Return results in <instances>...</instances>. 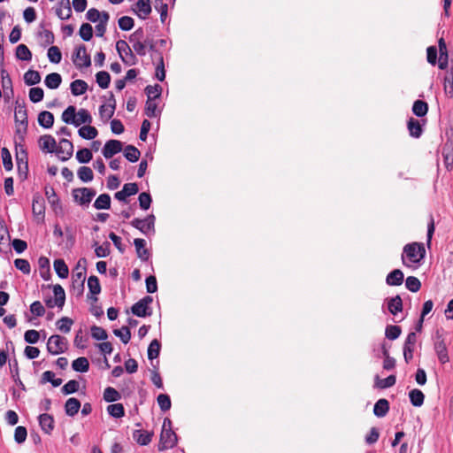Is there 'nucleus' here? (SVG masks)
<instances>
[{
  "mask_svg": "<svg viewBox=\"0 0 453 453\" xmlns=\"http://www.w3.org/2000/svg\"><path fill=\"white\" fill-rule=\"evenodd\" d=\"M375 379L377 380L376 386L380 388H388L393 387L396 381L395 375H389L384 380H380L379 376L377 375Z\"/></svg>",
  "mask_w": 453,
  "mask_h": 453,
  "instance_id": "nucleus-59",
  "label": "nucleus"
},
{
  "mask_svg": "<svg viewBox=\"0 0 453 453\" xmlns=\"http://www.w3.org/2000/svg\"><path fill=\"white\" fill-rule=\"evenodd\" d=\"M153 433H149L142 430H135L134 432V438L136 440L137 443L145 446L148 445L152 439Z\"/></svg>",
  "mask_w": 453,
  "mask_h": 453,
  "instance_id": "nucleus-31",
  "label": "nucleus"
},
{
  "mask_svg": "<svg viewBox=\"0 0 453 453\" xmlns=\"http://www.w3.org/2000/svg\"><path fill=\"white\" fill-rule=\"evenodd\" d=\"M70 89L73 96H81L87 91L88 84L83 80H75L71 83Z\"/></svg>",
  "mask_w": 453,
  "mask_h": 453,
  "instance_id": "nucleus-28",
  "label": "nucleus"
},
{
  "mask_svg": "<svg viewBox=\"0 0 453 453\" xmlns=\"http://www.w3.org/2000/svg\"><path fill=\"white\" fill-rule=\"evenodd\" d=\"M41 81V75L39 72L35 70H28L24 74V82L27 86L38 84Z\"/></svg>",
  "mask_w": 453,
  "mask_h": 453,
  "instance_id": "nucleus-37",
  "label": "nucleus"
},
{
  "mask_svg": "<svg viewBox=\"0 0 453 453\" xmlns=\"http://www.w3.org/2000/svg\"><path fill=\"white\" fill-rule=\"evenodd\" d=\"M113 334L119 337L124 344L128 343L131 339V332L127 326H123L119 329H114Z\"/></svg>",
  "mask_w": 453,
  "mask_h": 453,
  "instance_id": "nucleus-47",
  "label": "nucleus"
},
{
  "mask_svg": "<svg viewBox=\"0 0 453 453\" xmlns=\"http://www.w3.org/2000/svg\"><path fill=\"white\" fill-rule=\"evenodd\" d=\"M96 81L101 88H107L111 82V75L106 71H100L96 74Z\"/></svg>",
  "mask_w": 453,
  "mask_h": 453,
  "instance_id": "nucleus-43",
  "label": "nucleus"
},
{
  "mask_svg": "<svg viewBox=\"0 0 453 453\" xmlns=\"http://www.w3.org/2000/svg\"><path fill=\"white\" fill-rule=\"evenodd\" d=\"M417 342L416 333L411 332L408 334L403 344V357L408 364L413 358L414 347Z\"/></svg>",
  "mask_w": 453,
  "mask_h": 453,
  "instance_id": "nucleus-12",
  "label": "nucleus"
},
{
  "mask_svg": "<svg viewBox=\"0 0 453 453\" xmlns=\"http://www.w3.org/2000/svg\"><path fill=\"white\" fill-rule=\"evenodd\" d=\"M443 88L449 97H453V71L447 72L444 76Z\"/></svg>",
  "mask_w": 453,
  "mask_h": 453,
  "instance_id": "nucleus-39",
  "label": "nucleus"
},
{
  "mask_svg": "<svg viewBox=\"0 0 453 453\" xmlns=\"http://www.w3.org/2000/svg\"><path fill=\"white\" fill-rule=\"evenodd\" d=\"M107 412L110 416L119 418L125 415V409L122 403H112L107 406Z\"/></svg>",
  "mask_w": 453,
  "mask_h": 453,
  "instance_id": "nucleus-46",
  "label": "nucleus"
},
{
  "mask_svg": "<svg viewBox=\"0 0 453 453\" xmlns=\"http://www.w3.org/2000/svg\"><path fill=\"white\" fill-rule=\"evenodd\" d=\"M409 397L411 404L415 407H420L424 403L425 395L418 388H414L409 392Z\"/></svg>",
  "mask_w": 453,
  "mask_h": 453,
  "instance_id": "nucleus-32",
  "label": "nucleus"
},
{
  "mask_svg": "<svg viewBox=\"0 0 453 453\" xmlns=\"http://www.w3.org/2000/svg\"><path fill=\"white\" fill-rule=\"evenodd\" d=\"M91 336L97 341H104L107 339L108 334L107 332L103 327L92 326Z\"/></svg>",
  "mask_w": 453,
  "mask_h": 453,
  "instance_id": "nucleus-64",
  "label": "nucleus"
},
{
  "mask_svg": "<svg viewBox=\"0 0 453 453\" xmlns=\"http://www.w3.org/2000/svg\"><path fill=\"white\" fill-rule=\"evenodd\" d=\"M32 212L35 221L38 224L42 223L44 221L45 201L44 198L39 193H35L33 196Z\"/></svg>",
  "mask_w": 453,
  "mask_h": 453,
  "instance_id": "nucleus-5",
  "label": "nucleus"
},
{
  "mask_svg": "<svg viewBox=\"0 0 453 453\" xmlns=\"http://www.w3.org/2000/svg\"><path fill=\"white\" fill-rule=\"evenodd\" d=\"M44 92L42 88L35 87L29 89V99L33 103H39L43 99Z\"/></svg>",
  "mask_w": 453,
  "mask_h": 453,
  "instance_id": "nucleus-61",
  "label": "nucleus"
},
{
  "mask_svg": "<svg viewBox=\"0 0 453 453\" xmlns=\"http://www.w3.org/2000/svg\"><path fill=\"white\" fill-rule=\"evenodd\" d=\"M134 26V20L129 16H123L119 19V27L123 31H129Z\"/></svg>",
  "mask_w": 453,
  "mask_h": 453,
  "instance_id": "nucleus-60",
  "label": "nucleus"
},
{
  "mask_svg": "<svg viewBox=\"0 0 453 453\" xmlns=\"http://www.w3.org/2000/svg\"><path fill=\"white\" fill-rule=\"evenodd\" d=\"M403 253L412 263H419L426 255V250L423 243L413 242L406 244L403 248Z\"/></svg>",
  "mask_w": 453,
  "mask_h": 453,
  "instance_id": "nucleus-4",
  "label": "nucleus"
},
{
  "mask_svg": "<svg viewBox=\"0 0 453 453\" xmlns=\"http://www.w3.org/2000/svg\"><path fill=\"white\" fill-rule=\"evenodd\" d=\"M1 157L4 167L6 171H11L13 167L12 155L9 150L5 147L1 150Z\"/></svg>",
  "mask_w": 453,
  "mask_h": 453,
  "instance_id": "nucleus-53",
  "label": "nucleus"
},
{
  "mask_svg": "<svg viewBox=\"0 0 453 453\" xmlns=\"http://www.w3.org/2000/svg\"><path fill=\"white\" fill-rule=\"evenodd\" d=\"M446 135L448 136V140L442 147L441 154L446 168L449 169V167L453 165V129L447 131Z\"/></svg>",
  "mask_w": 453,
  "mask_h": 453,
  "instance_id": "nucleus-8",
  "label": "nucleus"
},
{
  "mask_svg": "<svg viewBox=\"0 0 453 453\" xmlns=\"http://www.w3.org/2000/svg\"><path fill=\"white\" fill-rule=\"evenodd\" d=\"M134 245L136 250L137 257L142 261H148L150 258V251L145 248L146 241L142 238H136L134 240Z\"/></svg>",
  "mask_w": 453,
  "mask_h": 453,
  "instance_id": "nucleus-16",
  "label": "nucleus"
},
{
  "mask_svg": "<svg viewBox=\"0 0 453 453\" xmlns=\"http://www.w3.org/2000/svg\"><path fill=\"white\" fill-rule=\"evenodd\" d=\"M62 82V77L58 73H51L45 77L44 83L50 89L58 88Z\"/></svg>",
  "mask_w": 453,
  "mask_h": 453,
  "instance_id": "nucleus-27",
  "label": "nucleus"
},
{
  "mask_svg": "<svg viewBox=\"0 0 453 453\" xmlns=\"http://www.w3.org/2000/svg\"><path fill=\"white\" fill-rule=\"evenodd\" d=\"M41 276L48 280L50 279V260L46 257H41L38 259Z\"/></svg>",
  "mask_w": 453,
  "mask_h": 453,
  "instance_id": "nucleus-42",
  "label": "nucleus"
},
{
  "mask_svg": "<svg viewBox=\"0 0 453 453\" xmlns=\"http://www.w3.org/2000/svg\"><path fill=\"white\" fill-rule=\"evenodd\" d=\"M145 93L147 95L148 100H154L161 96L162 87L158 84L154 86L148 85L145 88Z\"/></svg>",
  "mask_w": 453,
  "mask_h": 453,
  "instance_id": "nucleus-50",
  "label": "nucleus"
},
{
  "mask_svg": "<svg viewBox=\"0 0 453 453\" xmlns=\"http://www.w3.org/2000/svg\"><path fill=\"white\" fill-rule=\"evenodd\" d=\"M401 332L400 326L389 325L386 327L385 335L389 340H395L400 336Z\"/></svg>",
  "mask_w": 453,
  "mask_h": 453,
  "instance_id": "nucleus-62",
  "label": "nucleus"
},
{
  "mask_svg": "<svg viewBox=\"0 0 453 453\" xmlns=\"http://www.w3.org/2000/svg\"><path fill=\"white\" fill-rule=\"evenodd\" d=\"M86 264L87 259L85 257L80 258L73 271L72 289L77 296H81L84 291V282L86 279L87 270Z\"/></svg>",
  "mask_w": 453,
  "mask_h": 453,
  "instance_id": "nucleus-1",
  "label": "nucleus"
},
{
  "mask_svg": "<svg viewBox=\"0 0 453 453\" xmlns=\"http://www.w3.org/2000/svg\"><path fill=\"white\" fill-rule=\"evenodd\" d=\"M132 313L140 318H145L152 314L150 307H147L141 301H138L131 307Z\"/></svg>",
  "mask_w": 453,
  "mask_h": 453,
  "instance_id": "nucleus-22",
  "label": "nucleus"
},
{
  "mask_svg": "<svg viewBox=\"0 0 453 453\" xmlns=\"http://www.w3.org/2000/svg\"><path fill=\"white\" fill-rule=\"evenodd\" d=\"M403 273L400 269H395L388 274L386 283L388 286H400L403 282Z\"/></svg>",
  "mask_w": 453,
  "mask_h": 453,
  "instance_id": "nucleus-18",
  "label": "nucleus"
},
{
  "mask_svg": "<svg viewBox=\"0 0 453 453\" xmlns=\"http://www.w3.org/2000/svg\"><path fill=\"white\" fill-rule=\"evenodd\" d=\"M434 350L438 357V360L441 364H446L449 362V357L448 355V349L444 339L442 335L440 334V331H436V340L434 342Z\"/></svg>",
  "mask_w": 453,
  "mask_h": 453,
  "instance_id": "nucleus-9",
  "label": "nucleus"
},
{
  "mask_svg": "<svg viewBox=\"0 0 453 453\" xmlns=\"http://www.w3.org/2000/svg\"><path fill=\"white\" fill-rule=\"evenodd\" d=\"M73 324V321L72 319L68 317H63L57 322V326L59 331L67 334L71 331Z\"/></svg>",
  "mask_w": 453,
  "mask_h": 453,
  "instance_id": "nucleus-58",
  "label": "nucleus"
},
{
  "mask_svg": "<svg viewBox=\"0 0 453 453\" xmlns=\"http://www.w3.org/2000/svg\"><path fill=\"white\" fill-rule=\"evenodd\" d=\"M122 150V142L119 140H109L105 142L102 153L105 158H111Z\"/></svg>",
  "mask_w": 453,
  "mask_h": 453,
  "instance_id": "nucleus-13",
  "label": "nucleus"
},
{
  "mask_svg": "<svg viewBox=\"0 0 453 453\" xmlns=\"http://www.w3.org/2000/svg\"><path fill=\"white\" fill-rule=\"evenodd\" d=\"M68 341L65 337L58 334L51 335L47 342V350L51 355H58L67 350Z\"/></svg>",
  "mask_w": 453,
  "mask_h": 453,
  "instance_id": "nucleus-2",
  "label": "nucleus"
},
{
  "mask_svg": "<svg viewBox=\"0 0 453 453\" xmlns=\"http://www.w3.org/2000/svg\"><path fill=\"white\" fill-rule=\"evenodd\" d=\"M45 195H46L50 205L52 207H54V210H56L55 206H57V205H58L59 208L61 209L59 198L58 197L53 188L45 187Z\"/></svg>",
  "mask_w": 453,
  "mask_h": 453,
  "instance_id": "nucleus-54",
  "label": "nucleus"
},
{
  "mask_svg": "<svg viewBox=\"0 0 453 453\" xmlns=\"http://www.w3.org/2000/svg\"><path fill=\"white\" fill-rule=\"evenodd\" d=\"M55 152L61 161H66L73 156V145L68 139L63 138L59 141V145L56 147Z\"/></svg>",
  "mask_w": 453,
  "mask_h": 453,
  "instance_id": "nucleus-10",
  "label": "nucleus"
},
{
  "mask_svg": "<svg viewBox=\"0 0 453 453\" xmlns=\"http://www.w3.org/2000/svg\"><path fill=\"white\" fill-rule=\"evenodd\" d=\"M61 119L65 124L74 125V121L76 119V108L73 105L68 106L63 111Z\"/></svg>",
  "mask_w": 453,
  "mask_h": 453,
  "instance_id": "nucleus-40",
  "label": "nucleus"
},
{
  "mask_svg": "<svg viewBox=\"0 0 453 453\" xmlns=\"http://www.w3.org/2000/svg\"><path fill=\"white\" fill-rule=\"evenodd\" d=\"M389 411V403L387 399L381 398L378 400L373 407V413L378 418H382L387 415Z\"/></svg>",
  "mask_w": 453,
  "mask_h": 453,
  "instance_id": "nucleus-23",
  "label": "nucleus"
},
{
  "mask_svg": "<svg viewBox=\"0 0 453 453\" xmlns=\"http://www.w3.org/2000/svg\"><path fill=\"white\" fill-rule=\"evenodd\" d=\"M72 367L75 372H86L89 369V362L87 357H81L73 361Z\"/></svg>",
  "mask_w": 453,
  "mask_h": 453,
  "instance_id": "nucleus-34",
  "label": "nucleus"
},
{
  "mask_svg": "<svg viewBox=\"0 0 453 453\" xmlns=\"http://www.w3.org/2000/svg\"><path fill=\"white\" fill-rule=\"evenodd\" d=\"M16 58L23 61H30L32 59V53L25 44H19L16 48Z\"/></svg>",
  "mask_w": 453,
  "mask_h": 453,
  "instance_id": "nucleus-45",
  "label": "nucleus"
},
{
  "mask_svg": "<svg viewBox=\"0 0 453 453\" xmlns=\"http://www.w3.org/2000/svg\"><path fill=\"white\" fill-rule=\"evenodd\" d=\"M16 162L19 178L21 180L27 179L28 173V163L27 153L25 150L21 149L19 152L16 153Z\"/></svg>",
  "mask_w": 453,
  "mask_h": 453,
  "instance_id": "nucleus-11",
  "label": "nucleus"
},
{
  "mask_svg": "<svg viewBox=\"0 0 453 453\" xmlns=\"http://www.w3.org/2000/svg\"><path fill=\"white\" fill-rule=\"evenodd\" d=\"M79 135L86 140H92L98 135V131L95 127L89 125L81 127L79 131Z\"/></svg>",
  "mask_w": 453,
  "mask_h": 453,
  "instance_id": "nucleus-30",
  "label": "nucleus"
},
{
  "mask_svg": "<svg viewBox=\"0 0 453 453\" xmlns=\"http://www.w3.org/2000/svg\"><path fill=\"white\" fill-rule=\"evenodd\" d=\"M77 175L83 182H89L94 179L93 171L88 166H81L77 171Z\"/></svg>",
  "mask_w": 453,
  "mask_h": 453,
  "instance_id": "nucleus-44",
  "label": "nucleus"
},
{
  "mask_svg": "<svg viewBox=\"0 0 453 453\" xmlns=\"http://www.w3.org/2000/svg\"><path fill=\"white\" fill-rule=\"evenodd\" d=\"M47 56L50 62L53 64H58L62 59L61 51L59 48L57 46H51L50 48H49Z\"/></svg>",
  "mask_w": 453,
  "mask_h": 453,
  "instance_id": "nucleus-51",
  "label": "nucleus"
},
{
  "mask_svg": "<svg viewBox=\"0 0 453 453\" xmlns=\"http://www.w3.org/2000/svg\"><path fill=\"white\" fill-rule=\"evenodd\" d=\"M88 288L92 295H98L101 292V285L96 276L91 275L88 277Z\"/></svg>",
  "mask_w": 453,
  "mask_h": 453,
  "instance_id": "nucleus-52",
  "label": "nucleus"
},
{
  "mask_svg": "<svg viewBox=\"0 0 453 453\" xmlns=\"http://www.w3.org/2000/svg\"><path fill=\"white\" fill-rule=\"evenodd\" d=\"M14 119L16 125L19 124L20 126L28 127L27 111L25 103L19 104L18 101L16 102Z\"/></svg>",
  "mask_w": 453,
  "mask_h": 453,
  "instance_id": "nucleus-14",
  "label": "nucleus"
},
{
  "mask_svg": "<svg viewBox=\"0 0 453 453\" xmlns=\"http://www.w3.org/2000/svg\"><path fill=\"white\" fill-rule=\"evenodd\" d=\"M177 443V435L172 428L162 429L158 443V450L164 451L173 448Z\"/></svg>",
  "mask_w": 453,
  "mask_h": 453,
  "instance_id": "nucleus-7",
  "label": "nucleus"
},
{
  "mask_svg": "<svg viewBox=\"0 0 453 453\" xmlns=\"http://www.w3.org/2000/svg\"><path fill=\"white\" fill-rule=\"evenodd\" d=\"M124 156L128 161L134 163L138 161L141 156V152L136 147L133 145H127L125 148Z\"/></svg>",
  "mask_w": 453,
  "mask_h": 453,
  "instance_id": "nucleus-38",
  "label": "nucleus"
},
{
  "mask_svg": "<svg viewBox=\"0 0 453 453\" xmlns=\"http://www.w3.org/2000/svg\"><path fill=\"white\" fill-rule=\"evenodd\" d=\"M405 286L410 291L416 293L421 288L420 280L415 276H409L405 280Z\"/></svg>",
  "mask_w": 453,
  "mask_h": 453,
  "instance_id": "nucleus-56",
  "label": "nucleus"
},
{
  "mask_svg": "<svg viewBox=\"0 0 453 453\" xmlns=\"http://www.w3.org/2000/svg\"><path fill=\"white\" fill-rule=\"evenodd\" d=\"M72 58L77 68L88 67L91 65V58L87 53V49L84 44H81L75 49Z\"/></svg>",
  "mask_w": 453,
  "mask_h": 453,
  "instance_id": "nucleus-6",
  "label": "nucleus"
},
{
  "mask_svg": "<svg viewBox=\"0 0 453 453\" xmlns=\"http://www.w3.org/2000/svg\"><path fill=\"white\" fill-rule=\"evenodd\" d=\"M161 344L158 340L154 339L148 348V358L153 360L159 356Z\"/></svg>",
  "mask_w": 453,
  "mask_h": 453,
  "instance_id": "nucleus-49",
  "label": "nucleus"
},
{
  "mask_svg": "<svg viewBox=\"0 0 453 453\" xmlns=\"http://www.w3.org/2000/svg\"><path fill=\"white\" fill-rule=\"evenodd\" d=\"M38 123L44 128H50L54 124V115L48 111H41L38 115Z\"/></svg>",
  "mask_w": 453,
  "mask_h": 453,
  "instance_id": "nucleus-25",
  "label": "nucleus"
},
{
  "mask_svg": "<svg viewBox=\"0 0 453 453\" xmlns=\"http://www.w3.org/2000/svg\"><path fill=\"white\" fill-rule=\"evenodd\" d=\"M93 157L92 152L90 150L84 148L81 149L76 153V159L81 164L88 163Z\"/></svg>",
  "mask_w": 453,
  "mask_h": 453,
  "instance_id": "nucleus-55",
  "label": "nucleus"
},
{
  "mask_svg": "<svg viewBox=\"0 0 453 453\" xmlns=\"http://www.w3.org/2000/svg\"><path fill=\"white\" fill-rule=\"evenodd\" d=\"M81 408V402L74 397L66 400L65 403V411L67 416H75Z\"/></svg>",
  "mask_w": 453,
  "mask_h": 453,
  "instance_id": "nucleus-21",
  "label": "nucleus"
},
{
  "mask_svg": "<svg viewBox=\"0 0 453 453\" xmlns=\"http://www.w3.org/2000/svg\"><path fill=\"white\" fill-rule=\"evenodd\" d=\"M40 148L42 150L52 153L55 152L57 142L53 136L50 134H44L40 137L39 140Z\"/></svg>",
  "mask_w": 453,
  "mask_h": 453,
  "instance_id": "nucleus-15",
  "label": "nucleus"
},
{
  "mask_svg": "<svg viewBox=\"0 0 453 453\" xmlns=\"http://www.w3.org/2000/svg\"><path fill=\"white\" fill-rule=\"evenodd\" d=\"M121 398V394L114 388L108 387L104 391V400L107 403H114Z\"/></svg>",
  "mask_w": 453,
  "mask_h": 453,
  "instance_id": "nucleus-41",
  "label": "nucleus"
},
{
  "mask_svg": "<svg viewBox=\"0 0 453 453\" xmlns=\"http://www.w3.org/2000/svg\"><path fill=\"white\" fill-rule=\"evenodd\" d=\"M96 192L90 188H77L72 190L73 201L81 206H88Z\"/></svg>",
  "mask_w": 453,
  "mask_h": 453,
  "instance_id": "nucleus-3",
  "label": "nucleus"
},
{
  "mask_svg": "<svg viewBox=\"0 0 453 453\" xmlns=\"http://www.w3.org/2000/svg\"><path fill=\"white\" fill-rule=\"evenodd\" d=\"M407 127L411 136L414 138H419L423 133V128L420 122L414 118H411L408 120Z\"/></svg>",
  "mask_w": 453,
  "mask_h": 453,
  "instance_id": "nucleus-24",
  "label": "nucleus"
},
{
  "mask_svg": "<svg viewBox=\"0 0 453 453\" xmlns=\"http://www.w3.org/2000/svg\"><path fill=\"white\" fill-rule=\"evenodd\" d=\"M54 269L59 278L65 279L68 277L69 269L63 259H56L54 261Z\"/></svg>",
  "mask_w": 453,
  "mask_h": 453,
  "instance_id": "nucleus-35",
  "label": "nucleus"
},
{
  "mask_svg": "<svg viewBox=\"0 0 453 453\" xmlns=\"http://www.w3.org/2000/svg\"><path fill=\"white\" fill-rule=\"evenodd\" d=\"M135 7V12L141 19H146L151 12L150 0H138Z\"/></svg>",
  "mask_w": 453,
  "mask_h": 453,
  "instance_id": "nucleus-20",
  "label": "nucleus"
},
{
  "mask_svg": "<svg viewBox=\"0 0 453 453\" xmlns=\"http://www.w3.org/2000/svg\"><path fill=\"white\" fill-rule=\"evenodd\" d=\"M92 116L89 111L86 109H80L76 113V119L74 121L75 127H80L81 124H91L92 123Z\"/></svg>",
  "mask_w": 453,
  "mask_h": 453,
  "instance_id": "nucleus-26",
  "label": "nucleus"
},
{
  "mask_svg": "<svg viewBox=\"0 0 453 453\" xmlns=\"http://www.w3.org/2000/svg\"><path fill=\"white\" fill-rule=\"evenodd\" d=\"M157 401L162 411L165 412L170 410L172 403L168 395L160 394L157 396Z\"/></svg>",
  "mask_w": 453,
  "mask_h": 453,
  "instance_id": "nucleus-63",
  "label": "nucleus"
},
{
  "mask_svg": "<svg viewBox=\"0 0 453 453\" xmlns=\"http://www.w3.org/2000/svg\"><path fill=\"white\" fill-rule=\"evenodd\" d=\"M93 206L96 210H107L111 207V196L109 194L104 193L98 196Z\"/></svg>",
  "mask_w": 453,
  "mask_h": 453,
  "instance_id": "nucleus-29",
  "label": "nucleus"
},
{
  "mask_svg": "<svg viewBox=\"0 0 453 453\" xmlns=\"http://www.w3.org/2000/svg\"><path fill=\"white\" fill-rule=\"evenodd\" d=\"M53 293L55 296V303H57V307L62 309L65 302V293L64 288L59 284H56L53 286Z\"/></svg>",
  "mask_w": 453,
  "mask_h": 453,
  "instance_id": "nucleus-33",
  "label": "nucleus"
},
{
  "mask_svg": "<svg viewBox=\"0 0 453 453\" xmlns=\"http://www.w3.org/2000/svg\"><path fill=\"white\" fill-rule=\"evenodd\" d=\"M79 35L83 41H85V42L90 41L93 37L92 26L89 23L81 24L80 30H79Z\"/></svg>",
  "mask_w": 453,
  "mask_h": 453,
  "instance_id": "nucleus-48",
  "label": "nucleus"
},
{
  "mask_svg": "<svg viewBox=\"0 0 453 453\" xmlns=\"http://www.w3.org/2000/svg\"><path fill=\"white\" fill-rule=\"evenodd\" d=\"M80 383L75 380H71L66 382L61 388V392L67 395L73 394L79 390Z\"/></svg>",
  "mask_w": 453,
  "mask_h": 453,
  "instance_id": "nucleus-57",
  "label": "nucleus"
},
{
  "mask_svg": "<svg viewBox=\"0 0 453 453\" xmlns=\"http://www.w3.org/2000/svg\"><path fill=\"white\" fill-rule=\"evenodd\" d=\"M38 420H39V425H40L42 430L45 434H50V433L54 429V418H53V417L51 415H50V414L43 413V414H41L38 417Z\"/></svg>",
  "mask_w": 453,
  "mask_h": 453,
  "instance_id": "nucleus-17",
  "label": "nucleus"
},
{
  "mask_svg": "<svg viewBox=\"0 0 453 453\" xmlns=\"http://www.w3.org/2000/svg\"><path fill=\"white\" fill-rule=\"evenodd\" d=\"M388 310L392 315H396L403 311V300L399 295L387 299Z\"/></svg>",
  "mask_w": 453,
  "mask_h": 453,
  "instance_id": "nucleus-19",
  "label": "nucleus"
},
{
  "mask_svg": "<svg viewBox=\"0 0 453 453\" xmlns=\"http://www.w3.org/2000/svg\"><path fill=\"white\" fill-rule=\"evenodd\" d=\"M428 111V104L422 100H416L412 105V112L419 118L426 115Z\"/></svg>",
  "mask_w": 453,
  "mask_h": 453,
  "instance_id": "nucleus-36",
  "label": "nucleus"
}]
</instances>
